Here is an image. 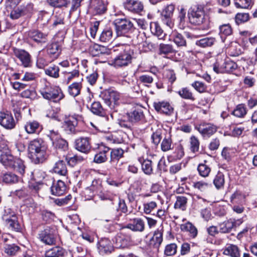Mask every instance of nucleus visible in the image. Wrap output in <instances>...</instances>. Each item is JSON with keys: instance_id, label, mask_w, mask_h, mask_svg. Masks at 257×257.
Here are the masks:
<instances>
[{"instance_id": "1", "label": "nucleus", "mask_w": 257, "mask_h": 257, "mask_svg": "<svg viewBox=\"0 0 257 257\" xmlns=\"http://www.w3.org/2000/svg\"><path fill=\"white\" fill-rule=\"evenodd\" d=\"M28 155L35 164L43 163L49 156L47 145L41 139L31 141L28 145Z\"/></svg>"}, {"instance_id": "2", "label": "nucleus", "mask_w": 257, "mask_h": 257, "mask_svg": "<svg viewBox=\"0 0 257 257\" xmlns=\"http://www.w3.org/2000/svg\"><path fill=\"white\" fill-rule=\"evenodd\" d=\"M130 50V46L127 45H119L114 47L112 51L118 52L119 53L115 58L109 61V65L115 68L127 66L131 63L132 58Z\"/></svg>"}, {"instance_id": "3", "label": "nucleus", "mask_w": 257, "mask_h": 257, "mask_svg": "<svg viewBox=\"0 0 257 257\" xmlns=\"http://www.w3.org/2000/svg\"><path fill=\"white\" fill-rule=\"evenodd\" d=\"M0 162L7 168L13 169L22 174L25 166L22 160L15 158L8 149L0 150Z\"/></svg>"}, {"instance_id": "4", "label": "nucleus", "mask_w": 257, "mask_h": 257, "mask_svg": "<svg viewBox=\"0 0 257 257\" xmlns=\"http://www.w3.org/2000/svg\"><path fill=\"white\" fill-rule=\"evenodd\" d=\"M144 118L143 111L141 109H135L123 115L119 119L118 123L121 127L131 130L133 124L142 120Z\"/></svg>"}, {"instance_id": "5", "label": "nucleus", "mask_w": 257, "mask_h": 257, "mask_svg": "<svg viewBox=\"0 0 257 257\" xmlns=\"http://www.w3.org/2000/svg\"><path fill=\"white\" fill-rule=\"evenodd\" d=\"M40 92L44 98L53 102L59 101L64 97L61 89L56 86L46 85L40 90Z\"/></svg>"}, {"instance_id": "6", "label": "nucleus", "mask_w": 257, "mask_h": 257, "mask_svg": "<svg viewBox=\"0 0 257 257\" xmlns=\"http://www.w3.org/2000/svg\"><path fill=\"white\" fill-rule=\"evenodd\" d=\"M188 17L190 23L195 25H200L205 20V13L201 6H194L191 8L188 13Z\"/></svg>"}, {"instance_id": "7", "label": "nucleus", "mask_w": 257, "mask_h": 257, "mask_svg": "<svg viewBox=\"0 0 257 257\" xmlns=\"http://www.w3.org/2000/svg\"><path fill=\"white\" fill-rule=\"evenodd\" d=\"M120 94L112 89L104 90L99 94V97L110 108L113 107L112 103L116 104L120 98Z\"/></svg>"}, {"instance_id": "8", "label": "nucleus", "mask_w": 257, "mask_h": 257, "mask_svg": "<svg viewBox=\"0 0 257 257\" xmlns=\"http://www.w3.org/2000/svg\"><path fill=\"white\" fill-rule=\"evenodd\" d=\"M0 124L8 130L15 127V121L11 112L7 110L0 111Z\"/></svg>"}, {"instance_id": "9", "label": "nucleus", "mask_w": 257, "mask_h": 257, "mask_svg": "<svg viewBox=\"0 0 257 257\" xmlns=\"http://www.w3.org/2000/svg\"><path fill=\"white\" fill-rule=\"evenodd\" d=\"M174 10L175 6L173 4H170L165 7L161 14L162 21L170 28H172L174 26L172 17Z\"/></svg>"}, {"instance_id": "10", "label": "nucleus", "mask_w": 257, "mask_h": 257, "mask_svg": "<svg viewBox=\"0 0 257 257\" xmlns=\"http://www.w3.org/2000/svg\"><path fill=\"white\" fill-rule=\"evenodd\" d=\"M155 109L160 113L171 115L174 111L173 107L167 101H155L153 103Z\"/></svg>"}, {"instance_id": "11", "label": "nucleus", "mask_w": 257, "mask_h": 257, "mask_svg": "<svg viewBox=\"0 0 257 257\" xmlns=\"http://www.w3.org/2000/svg\"><path fill=\"white\" fill-rule=\"evenodd\" d=\"M15 56L19 59L25 67H29L31 64V57L29 53L23 49H14Z\"/></svg>"}, {"instance_id": "12", "label": "nucleus", "mask_w": 257, "mask_h": 257, "mask_svg": "<svg viewBox=\"0 0 257 257\" xmlns=\"http://www.w3.org/2000/svg\"><path fill=\"white\" fill-rule=\"evenodd\" d=\"M116 32L134 31L133 24L126 19H116L113 22Z\"/></svg>"}, {"instance_id": "13", "label": "nucleus", "mask_w": 257, "mask_h": 257, "mask_svg": "<svg viewBox=\"0 0 257 257\" xmlns=\"http://www.w3.org/2000/svg\"><path fill=\"white\" fill-rule=\"evenodd\" d=\"M123 6L125 9L134 13L139 14L144 9L143 4L138 0H125Z\"/></svg>"}, {"instance_id": "14", "label": "nucleus", "mask_w": 257, "mask_h": 257, "mask_svg": "<svg viewBox=\"0 0 257 257\" xmlns=\"http://www.w3.org/2000/svg\"><path fill=\"white\" fill-rule=\"evenodd\" d=\"M75 148L79 151L84 153H88L91 148L90 140L88 138H79L75 142Z\"/></svg>"}, {"instance_id": "15", "label": "nucleus", "mask_w": 257, "mask_h": 257, "mask_svg": "<svg viewBox=\"0 0 257 257\" xmlns=\"http://www.w3.org/2000/svg\"><path fill=\"white\" fill-rule=\"evenodd\" d=\"M197 129L204 137H210L217 131V127L215 125L206 122L200 124Z\"/></svg>"}, {"instance_id": "16", "label": "nucleus", "mask_w": 257, "mask_h": 257, "mask_svg": "<svg viewBox=\"0 0 257 257\" xmlns=\"http://www.w3.org/2000/svg\"><path fill=\"white\" fill-rule=\"evenodd\" d=\"M110 149L104 146H99L98 152L95 154L94 157V162L97 164L104 163L107 160V154L109 153Z\"/></svg>"}, {"instance_id": "17", "label": "nucleus", "mask_w": 257, "mask_h": 257, "mask_svg": "<svg viewBox=\"0 0 257 257\" xmlns=\"http://www.w3.org/2000/svg\"><path fill=\"white\" fill-rule=\"evenodd\" d=\"M126 228L133 231L143 232L145 230V223L142 219L135 218L131 220V222L127 224Z\"/></svg>"}, {"instance_id": "18", "label": "nucleus", "mask_w": 257, "mask_h": 257, "mask_svg": "<svg viewBox=\"0 0 257 257\" xmlns=\"http://www.w3.org/2000/svg\"><path fill=\"white\" fill-rule=\"evenodd\" d=\"M39 238L46 244L52 245L55 242L54 235L49 228H46L42 230L39 234Z\"/></svg>"}, {"instance_id": "19", "label": "nucleus", "mask_w": 257, "mask_h": 257, "mask_svg": "<svg viewBox=\"0 0 257 257\" xmlns=\"http://www.w3.org/2000/svg\"><path fill=\"white\" fill-rule=\"evenodd\" d=\"M66 190V186L65 183L59 180L57 182H54L51 187L52 194L56 196H61L63 195Z\"/></svg>"}, {"instance_id": "20", "label": "nucleus", "mask_w": 257, "mask_h": 257, "mask_svg": "<svg viewBox=\"0 0 257 257\" xmlns=\"http://www.w3.org/2000/svg\"><path fill=\"white\" fill-rule=\"evenodd\" d=\"M61 48L58 42L52 43L47 46V54L53 59L57 58L61 53Z\"/></svg>"}, {"instance_id": "21", "label": "nucleus", "mask_w": 257, "mask_h": 257, "mask_svg": "<svg viewBox=\"0 0 257 257\" xmlns=\"http://www.w3.org/2000/svg\"><path fill=\"white\" fill-rule=\"evenodd\" d=\"M78 124V121L75 116H69L64 122L63 127L68 133H75V127Z\"/></svg>"}, {"instance_id": "22", "label": "nucleus", "mask_w": 257, "mask_h": 257, "mask_svg": "<svg viewBox=\"0 0 257 257\" xmlns=\"http://www.w3.org/2000/svg\"><path fill=\"white\" fill-rule=\"evenodd\" d=\"M25 129L28 134L39 133L42 130V126L36 120H30L25 125Z\"/></svg>"}, {"instance_id": "23", "label": "nucleus", "mask_w": 257, "mask_h": 257, "mask_svg": "<svg viewBox=\"0 0 257 257\" xmlns=\"http://www.w3.org/2000/svg\"><path fill=\"white\" fill-rule=\"evenodd\" d=\"M102 181L101 180L94 179L91 185L86 188V191H89L90 197L97 195L102 189Z\"/></svg>"}, {"instance_id": "24", "label": "nucleus", "mask_w": 257, "mask_h": 257, "mask_svg": "<svg viewBox=\"0 0 257 257\" xmlns=\"http://www.w3.org/2000/svg\"><path fill=\"white\" fill-rule=\"evenodd\" d=\"M223 254L230 257H240V251L237 245L228 244L223 249Z\"/></svg>"}, {"instance_id": "25", "label": "nucleus", "mask_w": 257, "mask_h": 257, "mask_svg": "<svg viewBox=\"0 0 257 257\" xmlns=\"http://www.w3.org/2000/svg\"><path fill=\"white\" fill-rule=\"evenodd\" d=\"M180 229L183 232L189 233V235L192 238H195L198 234L197 228L190 222L182 224L180 225Z\"/></svg>"}, {"instance_id": "26", "label": "nucleus", "mask_w": 257, "mask_h": 257, "mask_svg": "<svg viewBox=\"0 0 257 257\" xmlns=\"http://www.w3.org/2000/svg\"><path fill=\"white\" fill-rule=\"evenodd\" d=\"M163 228H158L154 233L153 236L151 240V244H153L156 248H158L163 241Z\"/></svg>"}, {"instance_id": "27", "label": "nucleus", "mask_w": 257, "mask_h": 257, "mask_svg": "<svg viewBox=\"0 0 257 257\" xmlns=\"http://www.w3.org/2000/svg\"><path fill=\"white\" fill-rule=\"evenodd\" d=\"M247 113V109L244 103L237 104L231 114L238 118H243Z\"/></svg>"}, {"instance_id": "28", "label": "nucleus", "mask_w": 257, "mask_h": 257, "mask_svg": "<svg viewBox=\"0 0 257 257\" xmlns=\"http://www.w3.org/2000/svg\"><path fill=\"white\" fill-rule=\"evenodd\" d=\"M82 85L80 82H75L68 87V92L72 97H76L80 94Z\"/></svg>"}, {"instance_id": "29", "label": "nucleus", "mask_w": 257, "mask_h": 257, "mask_svg": "<svg viewBox=\"0 0 257 257\" xmlns=\"http://www.w3.org/2000/svg\"><path fill=\"white\" fill-rule=\"evenodd\" d=\"M53 171L60 175L66 176L67 174V170L65 162L62 160H59L55 164Z\"/></svg>"}, {"instance_id": "30", "label": "nucleus", "mask_w": 257, "mask_h": 257, "mask_svg": "<svg viewBox=\"0 0 257 257\" xmlns=\"http://www.w3.org/2000/svg\"><path fill=\"white\" fill-rule=\"evenodd\" d=\"M99 249L101 252L108 253L113 250V246L110 240L103 239L99 242Z\"/></svg>"}, {"instance_id": "31", "label": "nucleus", "mask_w": 257, "mask_h": 257, "mask_svg": "<svg viewBox=\"0 0 257 257\" xmlns=\"http://www.w3.org/2000/svg\"><path fill=\"white\" fill-rule=\"evenodd\" d=\"M219 232L221 233H227L230 232L233 228L232 219L226 220L218 224Z\"/></svg>"}, {"instance_id": "32", "label": "nucleus", "mask_w": 257, "mask_h": 257, "mask_svg": "<svg viewBox=\"0 0 257 257\" xmlns=\"http://www.w3.org/2000/svg\"><path fill=\"white\" fill-rule=\"evenodd\" d=\"M90 110L93 114L96 115L103 116L105 114L104 109L99 101L93 102L91 104Z\"/></svg>"}, {"instance_id": "33", "label": "nucleus", "mask_w": 257, "mask_h": 257, "mask_svg": "<svg viewBox=\"0 0 257 257\" xmlns=\"http://www.w3.org/2000/svg\"><path fill=\"white\" fill-rule=\"evenodd\" d=\"M64 253V251L62 248L59 246H55L45 252L46 257H59Z\"/></svg>"}, {"instance_id": "34", "label": "nucleus", "mask_w": 257, "mask_h": 257, "mask_svg": "<svg viewBox=\"0 0 257 257\" xmlns=\"http://www.w3.org/2000/svg\"><path fill=\"white\" fill-rule=\"evenodd\" d=\"M187 200L188 199L185 196H177L176 201L174 204V208L175 209H179L183 211L186 210Z\"/></svg>"}, {"instance_id": "35", "label": "nucleus", "mask_w": 257, "mask_h": 257, "mask_svg": "<svg viewBox=\"0 0 257 257\" xmlns=\"http://www.w3.org/2000/svg\"><path fill=\"white\" fill-rule=\"evenodd\" d=\"M105 50L106 48L104 47L97 44L90 46L89 49V53L93 57L105 53Z\"/></svg>"}, {"instance_id": "36", "label": "nucleus", "mask_w": 257, "mask_h": 257, "mask_svg": "<svg viewBox=\"0 0 257 257\" xmlns=\"http://www.w3.org/2000/svg\"><path fill=\"white\" fill-rule=\"evenodd\" d=\"M172 141L170 133L167 134L161 143V149L164 152L168 151L172 149Z\"/></svg>"}, {"instance_id": "37", "label": "nucleus", "mask_w": 257, "mask_h": 257, "mask_svg": "<svg viewBox=\"0 0 257 257\" xmlns=\"http://www.w3.org/2000/svg\"><path fill=\"white\" fill-rule=\"evenodd\" d=\"M224 176L221 172H218L215 176L213 180V184L217 189H220L223 187L224 184Z\"/></svg>"}, {"instance_id": "38", "label": "nucleus", "mask_w": 257, "mask_h": 257, "mask_svg": "<svg viewBox=\"0 0 257 257\" xmlns=\"http://www.w3.org/2000/svg\"><path fill=\"white\" fill-rule=\"evenodd\" d=\"M124 151L120 148L112 149L110 152V162L118 161L123 157Z\"/></svg>"}, {"instance_id": "39", "label": "nucleus", "mask_w": 257, "mask_h": 257, "mask_svg": "<svg viewBox=\"0 0 257 257\" xmlns=\"http://www.w3.org/2000/svg\"><path fill=\"white\" fill-rule=\"evenodd\" d=\"M234 5L237 8L249 9L253 5V0H234Z\"/></svg>"}, {"instance_id": "40", "label": "nucleus", "mask_w": 257, "mask_h": 257, "mask_svg": "<svg viewBox=\"0 0 257 257\" xmlns=\"http://www.w3.org/2000/svg\"><path fill=\"white\" fill-rule=\"evenodd\" d=\"M59 67L55 65L49 66L45 69V73L46 75L54 78H57L59 77Z\"/></svg>"}, {"instance_id": "41", "label": "nucleus", "mask_w": 257, "mask_h": 257, "mask_svg": "<svg viewBox=\"0 0 257 257\" xmlns=\"http://www.w3.org/2000/svg\"><path fill=\"white\" fill-rule=\"evenodd\" d=\"M224 68L221 71H225V73H230L235 70L237 67V64L233 61L230 60H226L224 63Z\"/></svg>"}, {"instance_id": "42", "label": "nucleus", "mask_w": 257, "mask_h": 257, "mask_svg": "<svg viewBox=\"0 0 257 257\" xmlns=\"http://www.w3.org/2000/svg\"><path fill=\"white\" fill-rule=\"evenodd\" d=\"M197 170L199 174L203 177H208L211 171V168L205 163H201L198 165Z\"/></svg>"}, {"instance_id": "43", "label": "nucleus", "mask_w": 257, "mask_h": 257, "mask_svg": "<svg viewBox=\"0 0 257 257\" xmlns=\"http://www.w3.org/2000/svg\"><path fill=\"white\" fill-rule=\"evenodd\" d=\"M2 181L7 184L16 183L18 181V177L13 173H7L3 175Z\"/></svg>"}, {"instance_id": "44", "label": "nucleus", "mask_w": 257, "mask_h": 257, "mask_svg": "<svg viewBox=\"0 0 257 257\" xmlns=\"http://www.w3.org/2000/svg\"><path fill=\"white\" fill-rule=\"evenodd\" d=\"M20 7L25 17H31L34 11V5L31 3L21 5Z\"/></svg>"}, {"instance_id": "45", "label": "nucleus", "mask_w": 257, "mask_h": 257, "mask_svg": "<svg viewBox=\"0 0 257 257\" xmlns=\"http://www.w3.org/2000/svg\"><path fill=\"white\" fill-rule=\"evenodd\" d=\"M178 94L183 99L194 100L195 99L192 92L187 87L182 88L178 91Z\"/></svg>"}, {"instance_id": "46", "label": "nucleus", "mask_w": 257, "mask_h": 257, "mask_svg": "<svg viewBox=\"0 0 257 257\" xmlns=\"http://www.w3.org/2000/svg\"><path fill=\"white\" fill-rule=\"evenodd\" d=\"M139 161L142 164V169L143 172L147 175L151 174L153 172L152 161L149 160H145L142 162L141 159H139Z\"/></svg>"}, {"instance_id": "47", "label": "nucleus", "mask_w": 257, "mask_h": 257, "mask_svg": "<svg viewBox=\"0 0 257 257\" xmlns=\"http://www.w3.org/2000/svg\"><path fill=\"white\" fill-rule=\"evenodd\" d=\"M20 247L15 244H6L4 247V251L8 255H15L19 250Z\"/></svg>"}, {"instance_id": "48", "label": "nucleus", "mask_w": 257, "mask_h": 257, "mask_svg": "<svg viewBox=\"0 0 257 257\" xmlns=\"http://www.w3.org/2000/svg\"><path fill=\"white\" fill-rule=\"evenodd\" d=\"M47 35L44 33H29V37L37 43H45Z\"/></svg>"}, {"instance_id": "49", "label": "nucleus", "mask_w": 257, "mask_h": 257, "mask_svg": "<svg viewBox=\"0 0 257 257\" xmlns=\"http://www.w3.org/2000/svg\"><path fill=\"white\" fill-rule=\"evenodd\" d=\"M214 39L213 38H205L196 42V44L202 47H209L213 45Z\"/></svg>"}, {"instance_id": "50", "label": "nucleus", "mask_w": 257, "mask_h": 257, "mask_svg": "<svg viewBox=\"0 0 257 257\" xmlns=\"http://www.w3.org/2000/svg\"><path fill=\"white\" fill-rule=\"evenodd\" d=\"M94 10L97 14H102L106 11V7L103 2L101 0H96Z\"/></svg>"}, {"instance_id": "51", "label": "nucleus", "mask_w": 257, "mask_h": 257, "mask_svg": "<svg viewBox=\"0 0 257 257\" xmlns=\"http://www.w3.org/2000/svg\"><path fill=\"white\" fill-rule=\"evenodd\" d=\"M177 245L176 244L170 243L166 246L164 254L167 256H172L175 254L177 252Z\"/></svg>"}, {"instance_id": "52", "label": "nucleus", "mask_w": 257, "mask_h": 257, "mask_svg": "<svg viewBox=\"0 0 257 257\" xmlns=\"http://www.w3.org/2000/svg\"><path fill=\"white\" fill-rule=\"evenodd\" d=\"M157 207V204L155 201L145 203L143 204L144 212L145 214H149Z\"/></svg>"}, {"instance_id": "53", "label": "nucleus", "mask_w": 257, "mask_h": 257, "mask_svg": "<svg viewBox=\"0 0 257 257\" xmlns=\"http://www.w3.org/2000/svg\"><path fill=\"white\" fill-rule=\"evenodd\" d=\"M210 186V184L203 181L194 182L192 186L194 188L198 189L200 191H204L207 189Z\"/></svg>"}, {"instance_id": "54", "label": "nucleus", "mask_w": 257, "mask_h": 257, "mask_svg": "<svg viewBox=\"0 0 257 257\" xmlns=\"http://www.w3.org/2000/svg\"><path fill=\"white\" fill-rule=\"evenodd\" d=\"M245 198V196L240 191H236L230 197V202L232 203H238Z\"/></svg>"}, {"instance_id": "55", "label": "nucleus", "mask_w": 257, "mask_h": 257, "mask_svg": "<svg viewBox=\"0 0 257 257\" xmlns=\"http://www.w3.org/2000/svg\"><path fill=\"white\" fill-rule=\"evenodd\" d=\"M64 24V18L61 15L54 16L52 24V27L53 28L58 27V28H61L63 26Z\"/></svg>"}, {"instance_id": "56", "label": "nucleus", "mask_w": 257, "mask_h": 257, "mask_svg": "<svg viewBox=\"0 0 257 257\" xmlns=\"http://www.w3.org/2000/svg\"><path fill=\"white\" fill-rule=\"evenodd\" d=\"M160 54H169L172 53L174 50L171 45L168 44H161L159 48Z\"/></svg>"}, {"instance_id": "57", "label": "nucleus", "mask_w": 257, "mask_h": 257, "mask_svg": "<svg viewBox=\"0 0 257 257\" xmlns=\"http://www.w3.org/2000/svg\"><path fill=\"white\" fill-rule=\"evenodd\" d=\"M97 195L101 200H111L113 198V194L111 192L103 190V188Z\"/></svg>"}, {"instance_id": "58", "label": "nucleus", "mask_w": 257, "mask_h": 257, "mask_svg": "<svg viewBox=\"0 0 257 257\" xmlns=\"http://www.w3.org/2000/svg\"><path fill=\"white\" fill-rule=\"evenodd\" d=\"M49 5L53 7H66L67 5V0H47Z\"/></svg>"}, {"instance_id": "59", "label": "nucleus", "mask_w": 257, "mask_h": 257, "mask_svg": "<svg viewBox=\"0 0 257 257\" xmlns=\"http://www.w3.org/2000/svg\"><path fill=\"white\" fill-rule=\"evenodd\" d=\"M52 144L55 148L64 150H66L68 147L67 142L61 137Z\"/></svg>"}, {"instance_id": "60", "label": "nucleus", "mask_w": 257, "mask_h": 257, "mask_svg": "<svg viewBox=\"0 0 257 257\" xmlns=\"http://www.w3.org/2000/svg\"><path fill=\"white\" fill-rule=\"evenodd\" d=\"M65 74L67 83H68L73 78L79 77V71L78 70L74 69L71 72H65Z\"/></svg>"}, {"instance_id": "61", "label": "nucleus", "mask_w": 257, "mask_h": 257, "mask_svg": "<svg viewBox=\"0 0 257 257\" xmlns=\"http://www.w3.org/2000/svg\"><path fill=\"white\" fill-rule=\"evenodd\" d=\"M190 149L192 152L196 153L198 152L199 148V142L195 137H192L190 138Z\"/></svg>"}, {"instance_id": "62", "label": "nucleus", "mask_w": 257, "mask_h": 257, "mask_svg": "<svg viewBox=\"0 0 257 257\" xmlns=\"http://www.w3.org/2000/svg\"><path fill=\"white\" fill-rule=\"evenodd\" d=\"M22 17H25L20 6L13 10L10 14V17L12 19H18Z\"/></svg>"}, {"instance_id": "63", "label": "nucleus", "mask_w": 257, "mask_h": 257, "mask_svg": "<svg viewBox=\"0 0 257 257\" xmlns=\"http://www.w3.org/2000/svg\"><path fill=\"white\" fill-rule=\"evenodd\" d=\"M22 17H25L20 6L13 10L10 14V17L12 19H18Z\"/></svg>"}, {"instance_id": "64", "label": "nucleus", "mask_w": 257, "mask_h": 257, "mask_svg": "<svg viewBox=\"0 0 257 257\" xmlns=\"http://www.w3.org/2000/svg\"><path fill=\"white\" fill-rule=\"evenodd\" d=\"M192 86L198 92L200 93L204 92L206 91V86L205 84L200 81H195L192 84Z\"/></svg>"}]
</instances>
